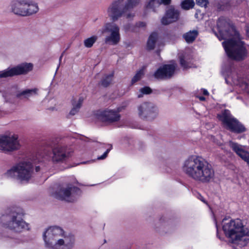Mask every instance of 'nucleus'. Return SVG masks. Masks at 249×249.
Returning a JSON list of instances; mask_svg holds the SVG:
<instances>
[{
    "label": "nucleus",
    "mask_w": 249,
    "mask_h": 249,
    "mask_svg": "<svg viewBox=\"0 0 249 249\" xmlns=\"http://www.w3.org/2000/svg\"><path fill=\"white\" fill-rule=\"evenodd\" d=\"M203 93L205 95H208L209 94L208 91L205 89H203Z\"/></svg>",
    "instance_id": "37998d69"
},
{
    "label": "nucleus",
    "mask_w": 249,
    "mask_h": 249,
    "mask_svg": "<svg viewBox=\"0 0 249 249\" xmlns=\"http://www.w3.org/2000/svg\"><path fill=\"white\" fill-rule=\"evenodd\" d=\"M219 120L221 121L224 127L226 129L237 133L246 131V128L237 119L231 114L228 110H225L221 114L218 115Z\"/></svg>",
    "instance_id": "0eeeda50"
},
{
    "label": "nucleus",
    "mask_w": 249,
    "mask_h": 249,
    "mask_svg": "<svg viewBox=\"0 0 249 249\" xmlns=\"http://www.w3.org/2000/svg\"><path fill=\"white\" fill-rule=\"evenodd\" d=\"M223 230L229 242L236 249L246 246L249 241V230L245 227L239 219L222 221Z\"/></svg>",
    "instance_id": "f03ea898"
},
{
    "label": "nucleus",
    "mask_w": 249,
    "mask_h": 249,
    "mask_svg": "<svg viewBox=\"0 0 249 249\" xmlns=\"http://www.w3.org/2000/svg\"><path fill=\"white\" fill-rule=\"evenodd\" d=\"M83 102V98H79L77 100H74L72 102V106L79 110Z\"/></svg>",
    "instance_id": "72a5a7b5"
},
{
    "label": "nucleus",
    "mask_w": 249,
    "mask_h": 249,
    "mask_svg": "<svg viewBox=\"0 0 249 249\" xmlns=\"http://www.w3.org/2000/svg\"><path fill=\"white\" fill-rule=\"evenodd\" d=\"M129 10H127L126 13H124V14H125V16L126 18L127 19H130L134 17V14L130 12H129Z\"/></svg>",
    "instance_id": "e433bc0d"
},
{
    "label": "nucleus",
    "mask_w": 249,
    "mask_h": 249,
    "mask_svg": "<svg viewBox=\"0 0 249 249\" xmlns=\"http://www.w3.org/2000/svg\"><path fill=\"white\" fill-rule=\"evenodd\" d=\"M198 35V32L196 30H193L186 33L183 35V38L185 41L188 43L193 42Z\"/></svg>",
    "instance_id": "b1692460"
},
{
    "label": "nucleus",
    "mask_w": 249,
    "mask_h": 249,
    "mask_svg": "<svg viewBox=\"0 0 249 249\" xmlns=\"http://www.w3.org/2000/svg\"><path fill=\"white\" fill-rule=\"evenodd\" d=\"M45 246L48 249H71L75 243V238L61 228L51 226L43 233Z\"/></svg>",
    "instance_id": "f257e3e1"
},
{
    "label": "nucleus",
    "mask_w": 249,
    "mask_h": 249,
    "mask_svg": "<svg viewBox=\"0 0 249 249\" xmlns=\"http://www.w3.org/2000/svg\"><path fill=\"white\" fill-rule=\"evenodd\" d=\"M20 147V144L17 135H0V150L4 152H10L17 150Z\"/></svg>",
    "instance_id": "9b49d317"
},
{
    "label": "nucleus",
    "mask_w": 249,
    "mask_h": 249,
    "mask_svg": "<svg viewBox=\"0 0 249 249\" xmlns=\"http://www.w3.org/2000/svg\"><path fill=\"white\" fill-rule=\"evenodd\" d=\"M160 5V0H147L146 4L147 9L155 11Z\"/></svg>",
    "instance_id": "bb28decb"
},
{
    "label": "nucleus",
    "mask_w": 249,
    "mask_h": 249,
    "mask_svg": "<svg viewBox=\"0 0 249 249\" xmlns=\"http://www.w3.org/2000/svg\"><path fill=\"white\" fill-rule=\"evenodd\" d=\"M140 91L141 92V93L138 95V98L142 97L143 94H147L150 93L152 90L150 88L145 87L144 88L141 89Z\"/></svg>",
    "instance_id": "473e14b6"
},
{
    "label": "nucleus",
    "mask_w": 249,
    "mask_h": 249,
    "mask_svg": "<svg viewBox=\"0 0 249 249\" xmlns=\"http://www.w3.org/2000/svg\"><path fill=\"white\" fill-rule=\"evenodd\" d=\"M68 157V153L64 146H57L53 150L52 160L53 162H61Z\"/></svg>",
    "instance_id": "aec40b11"
},
{
    "label": "nucleus",
    "mask_w": 249,
    "mask_h": 249,
    "mask_svg": "<svg viewBox=\"0 0 249 249\" xmlns=\"http://www.w3.org/2000/svg\"><path fill=\"white\" fill-rule=\"evenodd\" d=\"M113 77V74L112 73L105 75L101 81V85L104 87L108 86L112 82Z\"/></svg>",
    "instance_id": "cd10ccee"
},
{
    "label": "nucleus",
    "mask_w": 249,
    "mask_h": 249,
    "mask_svg": "<svg viewBox=\"0 0 249 249\" xmlns=\"http://www.w3.org/2000/svg\"><path fill=\"white\" fill-rule=\"evenodd\" d=\"M177 67V65L175 62L164 65L156 71L154 73V76L157 79L170 78L174 75Z\"/></svg>",
    "instance_id": "dca6fc26"
},
{
    "label": "nucleus",
    "mask_w": 249,
    "mask_h": 249,
    "mask_svg": "<svg viewBox=\"0 0 249 249\" xmlns=\"http://www.w3.org/2000/svg\"><path fill=\"white\" fill-rule=\"evenodd\" d=\"M79 111V109L72 106V108L70 112V114L71 115H74L76 114Z\"/></svg>",
    "instance_id": "58836bf2"
},
{
    "label": "nucleus",
    "mask_w": 249,
    "mask_h": 249,
    "mask_svg": "<svg viewBox=\"0 0 249 249\" xmlns=\"http://www.w3.org/2000/svg\"><path fill=\"white\" fill-rule=\"evenodd\" d=\"M36 172H38L40 170V167L39 166H36Z\"/></svg>",
    "instance_id": "a18cd8bd"
},
{
    "label": "nucleus",
    "mask_w": 249,
    "mask_h": 249,
    "mask_svg": "<svg viewBox=\"0 0 249 249\" xmlns=\"http://www.w3.org/2000/svg\"><path fill=\"white\" fill-rule=\"evenodd\" d=\"M217 28L219 34L217 36L219 40L227 39L230 36L239 37V33L235 30L228 19L223 17L220 18L217 22Z\"/></svg>",
    "instance_id": "1a4fd4ad"
},
{
    "label": "nucleus",
    "mask_w": 249,
    "mask_h": 249,
    "mask_svg": "<svg viewBox=\"0 0 249 249\" xmlns=\"http://www.w3.org/2000/svg\"><path fill=\"white\" fill-rule=\"evenodd\" d=\"M100 31L102 34L106 35L104 41L106 44L116 45L120 42V28L116 24L112 22L107 23Z\"/></svg>",
    "instance_id": "423d86ee"
},
{
    "label": "nucleus",
    "mask_w": 249,
    "mask_h": 249,
    "mask_svg": "<svg viewBox=\"0 0 249 249\" xmlns=\"http://www.w3.org/2000/svg\"><path fill=\"white\" fill-rule=\"evenodd\" d=\"M138 114L143 120H153L158 116V107L153 103L144 102L137 107Z\"/></svg>",
    "instance_id": "9d476101"
},
{
    "label": "nucleus",
    "mask_w": 249,
    "mask_h": 249,
    "mask_svg": "<svg viewBox=\"0 0 249 249\" xmlns=\"http://www.w3.org/2000/svg\"><path fill=\"white\" fill-rule=\"evenodd\" d=\"M141 0H126L125 9L130 10L137 7L141 2Z\"/></svg>",
    "instance_id": "c85d7f7f"
},
{
    "label": "nucleus",
    "mask_w": 249,
    "mask_h": 249,
    "mask_svg": "<svg viewBox=\"0 0 249 249\" xmlns=\"http://www.w3.org/2000/svg\"><path fill=\"white\" fill-rule=\"evenodd\" d=\"M38 91V89L36 88L32 89H27L17 93V97L19 98L23 97L28 99L32 96L37 95Z\"/></svg>",
    "instance_id": "5701e85b"
},
{
    "label": "nucleus",
    "mask_w": 249,
    "mask_h": 249,
    "mask_svg": "<svg viewBox=\"0 0 249 249\" xmlns=\"http://www.w3.org/2000/svg\"><path fill=\"white\" fill-rule=\"evenodd\" d=\"M198 198L201 200L203 202H204V203H206L207 204V202L205 200L204 198H203V197L201 196L200 195H198Z\"/></svg>",
    "instance_id": "a19ab883"
},
{
    "label": "nucleus",
    "mask_w": 249,
    "mask_h": 249,
    "mask_svg": "<svg viewBox=\"0 0 249 249\" xmlns=\"http://www.w3.org/2000/svg\"><path fill=\"white\" fill-rule=\"evenodd\" d=\"M124 1V0H116L108 8V15L112 20H117L127 11V9H125V6L123 7L121 6Z\"/></svg>",
    "instance_id": "2eb2a0df"
},
{
    "label": "nucleus",
    "mask_w": 249,
    "mask_h": 249,
    "mask_svg": "<svg viewBox=\"0 0 249 249\" xmlns=\"http://www.w3.org/2000/svg\"><path fill=\"white\" fill-rule=\"evenodd\" d=\"M121 111V109L119 108L117 110H105L100 113L99 117L103 122L109 123L116 122L120 120L121 115L119 112Z\"/></svg>",
    "instance_id": "f3484780"
},
{
    "label": "nucleus",
    "mask_w": 249,
    "mask_h": 249,
    "mask_svg": "<svg viewBox=\"0 0 249 249\" xmlns=\"http://www.w3.org/2000/svg\"><path fill=\"white\" fill-rule=\"evenodd\" d=\"M180 63L181 66L184 69H187L189 67V66L186 64L185 61L182 58H180Z\"/></svg>",
    "instance_id": "4c0bfd02"
},
{
    "label": "nucleus",
    "mask_w": 249,
    "mask_h": 249,
    "mask_svg": "<svg viewBox=\"0 0 249 249\" xmlns=\"http://www.w3.org/2000/svg\"><path fill=\"white\" fill-rule=\"evenodd\" d=\"M214 177L213 169L212 165L204 159L194 180L202 183H208L213 180Z\"/></svg>",
    "instance_id": "f8f14e48"
},
{
    "label": "nucleus",
    "mask_w": 249,
    "mask_h": 249,
    "mask_svg": "<svg viewBox=\"0 0 249 249\" xmlns=\"http://www.w3.org/2000/svg\"><path fill=\"white\" fill-rule=\"evenodd\" d=\"M97 39V36H94L84 40V45L87 48L91 47Z\"/></svg>",
    "instance_id": "7c9ffc66"
},
{
    "label": "nucleus",
    "mask_w": 249,
    "mask_h": 249,
    "mask_svg": "<svg viewBox=\"0 0 249 249\" xmlns=\"http://www.w3.org/2000/svg\"><path fill=\"white\" fill-rule=\"evenodd\" d=\"M196 3L200 6L206 7L208 4V0H196Z\"/></svg>",
    "instance_id": "f704fd0d"
},
{
    "label": "nucleus",
    "mask_w": 249,
    "mask_h": 249,
    "mask_svg": "<svg viewBox=\"0 0 249 249\" xmlns=\"http://www.w3.org/2000/svg\"><path fill=\"white\" fill-rule=\"evenodd\" d=\"M248 164L249 165V161L247 162Z\"/></svg>",
    "instance_id": "8fccbe9b"
},
{
    "label": "nucleus",
    "mask_w": 249,
    "mask_h": 249,
    "mask_svg": "<svg viewBox=\"0 0 249 249\" xmlns=\"http://www.w3.org/2000/svg\"><path fill=\"white\" fill-rule=\"evenodd\" d=\"M229 146L243 160L247 163L249 161V152L245 150L244 146L232 141L229 142Z\"/></svg>",
    "instance_id": "412c9836"
},
{
    "label": "nucleus",
    "mask_w": 249,
    "mask_h": 249,
    "mask_svg": "<svg viewBox=\"0 0 249 249\" xmlns=\"http://www.w3.org/2000/svg\"><path fill=\"white\" fill-rule=\"evenodd\" d=\"M144 25H145L143 23H142L140 26H144Z\"/></svg>",
    "instance_id": "49530a36"
},
{
    "label": "nucleus",
    "mask_w": 249,
    "mask_h": 249,
    "mask_svg": "<svg viewBox=\"0 0 249 249\" xmlns=\"http://www.w3.org/2000/svg\"><path fill=\"white\" fill-rule=\"evenodd\" d=\"M158 36L155 33H152L149 36L147 43V47L149 50H153L155 48Z\"/></svg>",
    "instance_id": "393cba45"
},
{
    "label": "nucleus",
    "mask_w": 249,
    "mask_h": 249,
    "mask_svg": "<svg viewBox=\"0 0 249 249\" xmlns=\"http://www.w3.org/2000/svg\"><path fill=\"white\" fill-rule=\"evenodd\" d=\"M76 190H77L76 188L71 185L61 187L56 191L54 195L57 199L68 202H73L76 199L74 194V192Z\"/></svg>",
    "instance_id": "4468645a"
},
{
    "label": "nucleus",
    "mask_w": 249,
    "mask_h": 249,
    "mask_svg": "<svg viewBox=\"0 0 249 249\" xmlns=\"http://www.w3.org/2000/svg\"><path fill=\"white\" fill-rule=\"evenodd\" d=\"M90 161H86V162H83V163H88V162H90Z\"/></svg>",
    "instance_id": "09e8293b"
},
{
    "label": "nucleus",
    "mask_w": 249,
    "mask_h": 249,
    "mask_svg": "<svg viewBox=\"0 0 249 249\" xmlns=\"http://www.w3.org/2000/svg\"><path fill=\"white\" fill-rule=\"evenodd\" d=\"M144 74V69H142L137 72L131 80L132 84L140 80Z\"/></svg>",
    "instance_id": "2f4dec72"
},
{
    "label": "nucleus",
    "mask_w": 249,
    "mask_h": 249,
    "mask_svg": "<svg viewBox=\"0 0 249 249\" xmlns=\"http://www.w3.org/2000/svg\"><path fill=\"white\" fill-rule=\"evenodd\" d=\"M33 65L31 63H24L12 68H8L0 71V78H6L17 75L25 74L31 71Z\"/></svg>",
    "instance_id": "ddd939ff"
},
{
    "label": "nucleus",
    "mask_w": 249,
    "mask_h": 249,
    "mask_svg": "<svg viewBox=\"0 0 249 249\" xmlns=\"http://www.w3.org/2000/svg\"><path fill=\"white\" fill-rule=\"evenodd\" d=\"M111 147L112 146H111L110 148L107 149L106 150V151L103 154V155H102V156H101L100 157H98L97 158V159L99 160L105 159L107 157L108 152H109V151L110 150V149L111 148Z\"/></svg>",
    "instance_id": "c9c22d12"
},
{
    "label": "nucleus",
    "mask_w": 249,
    "mask_h": 249,
    "mask_svg": "<svg viewBox=\"0 0 249 249\" xmlns=\"http://www.w3.org/2000/svg\"><path fill=\"white\" fill-rule=\"evenodd\" d=\"M231 79L234 85H239L241 87H245V89L248 90V86L246 83H241L240 80L238 79V76L237 74L235 73H233L231 76H230L228 77V79H226V80L227 81Z\"/></svg>",
    "instance_id": "a878e982"
},
{
    "label": "nucleus",
    "mask_w": 249,
    "mask_h": 249,
    "mask_svg": "<svg viewBox=\"0 0 249 249\" xmlns=\"http://www.w3.org/2000/svg\"><path fill=\"white\" fill-rule=\"evenodd\" d=\"M7 178H16L21 182H28L33 177V165L29 160L19 162L4 174Z\"/></svg>",
    "instance_id": "20e7f679"
},
{
    "label": "nucleus",
    "mask_w": 249,
    "mask_h": 249,
    "mask_svg": "<svg viewBox=\"0 0 249 249\" xmlns=\"http://www.w3.org/2000/svg\"><path fill=\"white\" fill-rule=\"evenodd\" d=\"M194 5L195 2L193 0H184L181 3V8L184 10L192 8Z\"/></svg>",
    "instance_id": "c756f323"
},
{
    "label": "nucleus",
    "mask_w": 249,
    "mask_h": 249,
    "mask_svg": "<svg viewBox=\"0 0 249 249\" xmlns=\"http://www.w3.org/2000/svg\"><path fill=\"white\" fill-rule=\"evenodd\" d=\"M204 159L199 156H191L183 162L182 169L189 178L195 179Z\"/></svg>",
    "instance_id": "6e6552de"
},
{
    "label": "nucleus",
    "mask_w": 249,
    "mask_h": 249,
    "mask_svg": "<svg viewBox=\"0 0 249 249\" xmlns=\"http://www.w3.org/2000/svg\"><path fill=\"white\" fill-rule=\"evenodd\" d=\"M179 17V12L174 7H169L162 17L161 22L163 25H168L177 21Z\"/></svg>",
    "instance_id": "a211bd4d"
},
{
    "label": "nucleus",
    "mask_w": 249,
    "mask_h": 249,
    "mask_svg": "<svg viewBox=\"0 0 249 249\" xmlns=\"http://www.w3.org/2000/svg\"><path fill=\"white\" fill-rule=\"evenodd\" d=\"M222 45L228 56L231 59L241 61L247 57L248 51L239 34V37L234 36L223 42Z\"/></svg>",
    "instance_id": "7ed1b4c3"
},
{
    "label": "nucleus",
    "mask_w": 249,
    "mask_h": 249,
    "mask_svg": "<svg viewBox=\"0 0 249 249\" xmlns=\"http://www.w3.org/2000/svg\"><path fill=\"white\" fill-rule=\"evenodd\" d=\"M62 58V55H61V56L60 57L59 61H61Z\"/></svg>",
    "instance_id": "de8ad7c7"
},
{
    "label": "nucleus",
    "mask_w": 249,
    "mask_h": 249,
    "mask_svg": "<svg viewBox=\"0 0 249 249\" xmlns=\"http://www.w3.org/2000/svg\"><path fill=\"white\" fill-rule=\"evenodd\" d=\"M1 222L6 228L15 232H19L25 230H28V225L18 213H12L1 217Z\"/></svg>",
    "instance_id": "39448f33"
},
{
    "label": "nucleus",
    "mask_w": 249,
    "mask_h": 249,
    "mask_svg": "<svg viewBox=\"0 0 249 249\" xmlns=\"http://www.w3.org/2000/svg\"><path fill=\"white\" fill-rule=\"evenodd\" d=\"M199 99L201 101H204L205 100V98L203 96H200L199 97Z\"/></svg>",
    "instance_id": "c03bdc74"
},
{
    "label": "nucleus",
    "mask_w": 249,
    "mask_h": 249,
    "mask_svg": "<svg viewBox=\"0 0 249 249\" xmlns=\"http://www.w3.org/2000/svg\"><path fill=\"white\" fill-rule=\"evenodd\" d=\"M25 2L27 3L28 6H25V9L28 10L29 13L25 14L24 17L32 15L38 11L39 8L36 3L31 0H25Z\"/></svg>",
    "instance_id": "4be33fe9"
},
{
    "label": "nucleus",
    "mask_w": 249,
    "mask_h": 249,
    "mask_svg": "<svg viewBox=\"0 0 249 249\" xmlns=\"http://www.w3.org/2000/svg\"><path fill=\"white\" fill-rule=\"evenodd\" d=\"M171 2V0H160V4L162 3L164 5H168Z\"/></svg>",
    "instance_id": "ea45409f"
},
{
    "label": "nucleus",
    "mask_w": 249,
    "mask_h": 249,
    "mask_svg": "<svg viewBox=\"0 0 249 249\" xmlns=\"http://www.w3.org/2000/svg\"><path fill=\"white\" fill-rule=\"evenodd\" d=\"M246 33H247V36L249 37V25H248L247 26V28H246Z\"/></svg>",
    "instance_id": "79ce46f5"
},
{
    "label": "nucleus",
    "mask_w": 249,
    "mask_h": 249,
    "mask_svg": "<svg viewBox=\"0 0 249 249\" xmlns=\"http://www.w3.org/2000/svg\"><path fill=\"white\" fill-rule=\"evenodd\" d=\"M25 0H14L10 4L11 10L15 15L24 17L25 14L29 13V11L25 9V6H28Z\"/></svg>",
    "instance_id": "6ab92c4d"
}]
</instances>
